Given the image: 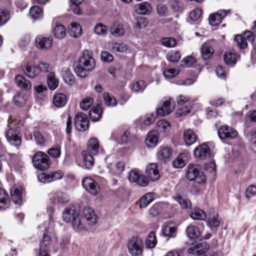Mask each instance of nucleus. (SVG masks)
Listing matches in <instances>:
<instances>
[{
    "instance_id": "nucleus-1",
    "label": "nucleus",
    "mask_w": 256,
    "mask_h": 256,
    "mask_svg": "<svg viewBox=\"0 0 256 256\" xmlns=\"http://www.w3.org/2000/svg\"><path fill=\"white\" fill-rule=\"evenodd\" d=\"M95 66V60L90 51L85 50L80 57L78 62L74 64V70L81 78L86 76L87 72L92 70Z\"/></svg>"
},
{
    "instance_id": "nucleus-2",
    "label": "nucleus",
    "mask_w": 256,
    "mask_h": 256,
    "mask_svg": "<svg viewBox=\"0 0 256 256\" xmlns=\"http://www.w3.org/2000/svg\"><path fill=\"white\" fill-rule=\"evenodd\" d=\"M54 212V208L52 206H50L47 208V212L49 216V226L48 228L44 226V232L43 234V237L42 241L40 244V248L36 256H50L48 254V251L50 248V236L48 235L49 233H52V228L54 227V220H53V212Z\"/></svg>"
},
{
    "instance_id": "nucleus-3",
    "label": "nucleus",
    "mask_w": 256,
    "mask_h": 256,
    "mask_svg": "<svg viewBox=\"0 0 256 256\" xmlns=\"http://www.w3.org/2000/svg\"><path fill=\"white\" fill-rule=\"evenodd\" d=\"M100 144L98 139L94 138H90L87 144V148L82 152L84 165L86 168H91L94 163V156L99 152Z\"/></svg>"
},
{
    "instance_id": "nucleus-4",
    "label": "nucleus",
    "mask_w": 256,
    "mask_h": 256,
    "mask_svg": "<svg viewBox=\"0 0 256 256\" xmlns=\"http://www.w3.org/2000/svg\"><path fill=\"white\" fill-rule=\"evenodd\" d=\"M62 219L67 222H71L74 229L78 232L85 230L86 226L84 219L80 215L78 210L72 208L66 209L63 212Z\"/></svg>"
},
{
    "instance_id": "nucleus-5",
    "label": "nucleus",
    "mask_w": 256,
    "mask_h": 256,
    "mask_svg": "<svg viewBox=\"0 0 256 256\" xmlns=\"http://www.w3.org/2000/svg\"><path fill=\"white\" fill-rule=\"evenodd\" d=\"M32 162L34 166L40 170L48 169L51 163L48 156L44 152L40 151L34 154Z\"/></svg>"
},
{
    "instance_id": "nucleus-6",
    "label": "nucleus",
    "mask_w": 256,
    "mask_h": 256,
    "mask_svg": "<svg viewBox=\"0 0 256 256\" xmlns=\"http://www.w3.org/2000/svg\"><path fill=\"white\" fill-rule=\"evenodd\" d=\"M198 168L197 164H188L186 176L189 180H195L198 184H202L206 182V176L202 172L200 174Z\"/></svg>"
},
{
    "instance_id": "nucleus-7",
    "label": "nucleus",
    "mask_w": 256,
    "mask_h": 256,
    "mask_svg": "<svg viewBox=\"0 0 256 256\" xmlns=\"http://www.w3.org/2000/svg\"><path fill=\"white\" fill-rule=\"evenodd\" d=\"M127 246L129 253L132 256H140L142 252L143 242L139 237L131 238L128 242Z\"/></svg>"
},
{
    "instance_id": "nucleus-8",
    "label": "nucleus",
    "mask_w": 256,
    "mask_h": 256,
    "mask_svg": "<svg viewBox=\"0 0 256 256\" xmlns=\"http://www.w3.org/2000/svg\"><path fill=\"white\" fill-rule=\"evenodd\" d=\"M14 125H15V124H13L12 120L10 119L8 120V126L10 129L6 132V138L8 141L12 145L18 146L21 144L22 140L18 135L16 132L12 129Z\"/></svg>"
},
{
    "instance_id": "nucleus-9",
    "label": "nucleus",
    "mask_w": 256,
    "mask_h": 256,
    "mask_svg": "<svg viewBox=\"0 0 256 256\" xmlns=\"http://www.w3.org/2000/svg\"><path fill=\"white\" fill-rule=\"evenodd\" d=\"M75 126L80 131H84L88 128V120L86 115L82 112L76 114L75 116Z\"/></svg>"
},
{
    "instance_id": "nucleus-10",
    "label": "nucleus",
    "mask_w": 256,
    "mask_h": 256,
    "mask_svg": "<svg viewBox=\"0 0 256 256\" xmlns=\"http://www.w3.org/2000/svg\"><path fill=\"white\" fill-rule=\"evenodd\" d=\"M194 153L196 158H198L202 160H207L210 156V148L206 144L198 146L195 148Z\"/></svg>"
},
{
    "instance_id": "nucleus-11",
    "label": "nucleus",
    "mask_w": 256,
    "mask_h": 256,
    "mask_svg": "<svg viewBox=\"0 0 256 256\" xmlns=\"http://www.w3.org/2000/svg\"><path fill=\"white\" fill-rule=\"evenodd\" d=\"M62 176V172L60 170H57L49 174L42 173L38 176V178L41 182L49 183L60 179Z\"/></svg>"
},
{
    "instance_id": "nucleus-12",
    "label": "nucleus",
    "mask_w": 256,
    "mask_h": 256,
    "mask_svg": "<svg viewBox=\"0 0 256 256\" xmlns=\"http://www.w3.org/2000/svg\"><path fill=\"white\" fill-rule=\"evenodd\" d=\"M82 184L84 189L92 195H96L99 192V186L96 182L90 178H84Z\"/></svg>"
},
{
    "instance_id": "nucleus-13",
    "label": "nucleus",
    "mask_w": 256,
    "mask_h": 256,
    "mask_svg": "<svg viewBox=\"0 0 256 256\" xmlns=\"http://www.w3.org/2000/svg\"><path fill=\"white\" fill-rule=\"evenodd\" d=\"M218 134L220 139L228 140L236 138L238 135V132L232 128L224 126L218 130Z\"/></svg>"
},
{
    "instance_id": "nucleus-14",
    "label": "nucleus",
    "mask_w": 256,
    "mask_h": 256,
    "mask_svg": "<svg viewBox=\"0 0 256 256\" xmlns=\"http://www.w3.org/2000/svg\"><path fill=\"white\" fill-rule=\"evenodd\" d=\"M36 44L38 48L47 50L50 49L52 45V38L38 36L36 38Z\"/></svg>"
},
{
    "instance_id": "nucleus-15",
    "label": "nucleus",
    "mask_w": 256,
    "mask_h": 256,
    "mask_svg": "<svg viewBox=\"0 0 256 256\" xmlns=\"http://www.w3.org/2000/svg\"><path fill=\"white\" fill-rule=\"evenodd\" d=\"M209 248L208 244L206 242H201L190 247L187 252L190 254L200 256L207 252Z\"/></svg>"
},
{
    "instance_id": "nucleus-16",
    "label": "nucleus",
    "mask_w": 256,
    "mask_h": 256,
    "mask_svg": "<svg viewBox=\"0 0 256 256\" xmlns=\"http://www.w3.org/2000/svg\"><path fill=\"white\" fill-rule=\"evenodd\" d=\"M229 12V10H220L216 12L210 14L208 18L210 24L212 26L219 24Z\"/></svg>"
},
{
    "instance_id": "nucleus-17",
    "label": "nucleus",
    "mask_w": 256,
    "mask_h": 256,
    "mask_svg": "<svg viewBox=\"0 0 256 256\" xmlns=\"http://www.w3.org/2000/svg\"><path fill=\"white\" fill-rule=\"evenodd\" d=\"M146 172L147 177L152 182L156 181L160 178V172L156 163L149 164L146 168Z\"/></svg>"
},
{
    "instance_id": "nucleus-18",
    "label": "nucleus",
    "mask_w": 256,
    "mask_h": 256,
    "mask_svg": "<svg viewBox=\"0 0 256 256\" xmlns=\"http://www.w3.org/2000/svg\"><path fill=\"white\" fill-rule=\"evenodd\" d=\"M221 219L217 213L209 214L207 220V225L210 230L216 232L220 226Z\"/></svg>"
},
{
    "instance_id": "nucleus-19",
    "label": "nucleus",
    "mask_w": 256,
    "mask_h": 256,
    "mask_svg": "<svg viewBox=\"0 0 256 256\" xmlns=\"http://www.w3.org/2000/svg\"><path fill=\"white\" fill-rule=\"evenodd\" d=\"M82 214L84 218H82L84 219V222H85V220H86L90 225L95 224L98 220V218L95 214L94 210L90 207H85L83 210Z\"/></svg>"
},
{
    "instance_id": "nucleus-20",
    "label": "nucleus",
    "mask_w": 256,
    "mask_h": 256,
    "mask_svg": "<svg viewBox=\"0 0 256 256\" xmlns=\"http://www.w3.org/2000/svg\"><path fill=\"white\" fill-rule=\"evenodd\" d=\"M134 12L140 15H148L152 12V6L148 2H142L134 6Z\"/></svg>"
},
{
    "instance_id": "nucleus-21",
    "label": "nucleus",
    "mask_w": 256,
    "mask_h": 256,
    "mask_svg": "<svg viewBox=\"0 0 256 256\" xmlns=\"http://www.w3.org/2000/svg\"><path fill=\"white\" fill-rule=\"evenodd\" d=\"M174 104L170 102V100H166L164 102L162 106L157 109L156 113L160 116L170 114L174 109Z\"/></svg>"
},
{
    "instance_id": "nucleus-22",
    "label": "nucleus",
    "mask_w": 256,
    "mask_h": 256,
    "mask_svg": "<svg viewBox=\"0 0 256 256\" xmlns=\"http://www.w3.org/2000/svg\"><path fill=\"white\" fill-rule=\"evenodd\" d=\"M22 188L20 185H14L10 190L12 201L16 204H20Z\"/></svg>"
},
{
    "instance_id": "nucleus-23",
    "label": "nucleus",
    "mask_w": 256,
    "mask_h": 256,
    "mask_svg": "<svg viewBox=\"0 0 256 256\" xmlns=\"http://www.w3.org/2000/svg\"><path fill=\"white\" fill-rule=\"evenodd\" d=\"M158 140V132L156 130H152L148 133L145 140V144L148 148H153L156 146Z\"/></svg>"
},
{
    "instance_id": "nucleus-24",
    "label": "nucleus",
    "mask_w": 256,
    "mask_h": 256,
    "mask_svg": "<svg viewBox=\"0 0 256 256\" xmlns=\"http://www.w3.org/2000/svg\"><path fill=\"white\" fill-rule=\"evenodd\" d=\"M183 137L184 142L188 146L195 143L198 138L194 132L190 129H186L184 131Z\"/></svg>"
},
{
    "instance_id": "nucleus-25",
    "label": "nucleus",
    "mask_w": 256,
    "mask_h": 256,
    "mask_svg": "<svg viewBox=\"0 0 256 256\" xmlns=\"http://www.w3.org/2000/svg\"><path fill=\"white\" fill-rule=\"evenodd\" d=\"M67 101L66 96L62 93L55 94L53 98V104L57 108L63 107L66 104Z\"/></svg>"
},
{
    "instance_id": "nucleus-26",
    "label": "nucleus",
    "mask_w": 256,
    "mask_h": 256,
    "mask_svg": "<svg viewBox=\"0 0 256 256\" xmlns=\"http://www.w3.org/2000/svg\"><path fill=\"white\" fill-rule=\"evenodd\" d=\"M15 80L17 86L22 90H26L30 89L32 84L30 82L24 77L20 75H18L16 76Z\"/></svg>"
},
{
    "instance_id": "nucleus-27",
    "label": "nucleus",
    "mask_w": 256,
    "mask_h": 256,
    "mask_svg": "<svg viewBox=\"0 0 256 256\" xmlns=\"http://www.w3.org/2000/svg\"><path fill=\"white\" fill-rule=\"evenodd\" d=\"M154 199V194L148 192L144 195L139 200L140 208L146 207Z\"/></svg>"
},
{
    "instance_id": "nucleus-28",
    "label": "nucleus",
    "mask_w": 256,
    "mask_h": 256,
    "mask_svg": "<svg viewBox=\"0 0 256 256\" xmlns=\"http://www.w3.org/2000/svg\"><path fill=\"white\" fill-rule=\"evenodd\" d=\"M172 150L170 148H160L158 152V158L162 162H166L172 156Z\"/></svg>"
},
{
    "instance_id": "nucleus-29",
    "label": "nucleus",
    "mask_w": 256,
    "mask_h": 256,
    "mask_svg": "<svg viewBox=\"0 0 256 256\" xmlns=\"http://www.w3.org/2000/svg\"><path fill=\"white\" fill-rule=\"evenodd\" d=\"M239 56L236 54L235 53L228 52H226L224 56V59L225 63L228 66H233L237 62L238 59L239 58Z\"/></svg>"
},
{
    "instance_id": "nucleus-30",
    "label": "nucleus",
    "mask_w": 256,
    "mask_h": 256,
    "mask_svg": "<svg viewBox=\"0 0 256 256\" xmlns=\"http://www.w3.org/2000/svg\"><path fill=\"white\" fill-rule=\"evenodd\" d=\"M68 33L72 37L78 38L82 34L81 26L76 22H72L68 28Z\"/></svg>"
},
{
    "instance_id": "nucleus-31",
    "label": "nucleus",
    "mask_w": 256,
    "mask_h": 256,
    "mask_svg": "<svg viewBox=\"0 0 256 256\" xmlns=\"http://www.w3.org/2000/svg\"><path fill=\"white\" fill-rule=\"evenodd\" d=\"M25 74L29 78H34L40 74L37 66L27 65L24 70Z\"/></svg>"
},
{
    "instance_id": "nucleus-32",
    "label": "nucleus",
    "mask_w": 256,
    "mask_h": 256,
    "mask_svg": "<svg viewBox=\"0 0 256 256\" xmlns=\"http://www.w3.org/2000/svg\"><path fill=\"white\" fill-rule=\"evenodd\" d=\"M214 50L208 43H204L201 48V54L204 60L209 58L214 54Z\"/></svg>"
},
{
    "instance_id": "nucleus-33",
    "label": "nucleus",
    "mask_w": 256,
    "mask_h": 256,
    "mask_svg": "<svg viewBox=\"0 0 256 256\" xmlns=\"http://www.w3.org/2000/svg\"><path fill=\"white\" fill-rule=\"evenodd\" d=\"M102 114V109L100 106L93 107L89 112V116L92 121L99 120Z\"/></svg>"
},
{
    "instance_id": "nucleus-34",
    "label": "nucleus",
    "mask_w": 256,
    "mask_h": 256,
    "mask_svg": "<svg viewBox=\"0 0 256 256\" xmlns=\"http://www.w3.org/2000/svg\"><path fill=\"white\" fill-rule=\"evenodd\" d=\"M128 45L124 42H112L109 44V48L115 52H123L128 49Z\"/></svg>"
},
{
    "instance_id": "nucleus-35",
    "label": "nucleus",
    "mask_w": 256,
    "mask_h": 256,
    "mask_svg": "<svg viewBox=\"0 0 256 256\" xmlns=\"http://www.w3.org/2000/svg\"><path fill=\"white\" fill-rule=\"evenodd\" d=\"M47 82L49 88L52 90H55L58 86V81L56 78L54 72H49L47 76Z\"/></svg>"
},
{
    "instance_id": "nucleus-36",
    "label": "nucleus",
    "mask_w": 256,
    "mask_h": 256,
    "mask_svg": "<svg viewBox=\"0 0 256 256\" xmlns=\"http://www.w3.org/2000/svg\"><path fill=\"white\" fill-rule=\"evenodd\" d=\"M190 217L196 220H204L206 218V214L200 208L194 209L190 212Z\"/></svg>"
},
{
    "instance_id": "nucleus-37",
    "label": "nucleus",
    "mask_w": 256,
    "mask_h": 256,
    "mask_svg": "<svg viewBox=\"0 0 256 256\" xmlns=\"http://www.w3.org/2000/svg\"><path fill=\"white\" fill-rule=\"evenodd\" d=\"M174 199L183 208H188L191 207L190 200L185 196L176 195L174 196Z\"/></svg>"
},
{
    "instance_id": "nucleus-38",
    "label": "nucleus",
    "mask_w": 256,
    "mask_h": 256,
    "mask_svg": "<svg viewBox=\"0 0 256 256\" xmlns=\"http://www.w3.org/2000/svg\"><path fill=\"white\" fill-rule=\"evenodd\" d=\"M30 16L34 20L40 19L43 16L42 10L39 6H34L30 10Z\"/></svg>"
},
{
    "instance_id": "nucleus-39",
    "label": "nucleus",
    "mask_w": 256,
    "mask_h": 256,
    "mask_svg": "<svg viewBox=\"0 0 256 256\" xmlns=\"http://www.w3.org/2000/svg\"><path fill=\"white\" fill-rule=\"evenodd\" d=\"M186 232L188 236L190 239H196L198 238L200 234L199 230L193 226H188L186 229Z\"/></svg>"
},
{
    "instance_id": "nucleus-40",
    "label": "nucleus",
    "mask_w": 256,
    "mask_h": 256,
    "mask_svg": "<svg viewBox=\"0 0 256 256\" xmlns=\"http://www.w3.org/2000/svg\"><path fill=\"white\" fill-rule=\"evenodd\" d=\"M186 160V154H182L173 162V165L176 168H182L185 166Z\"/></svg>"
},
{
    "instance_id": "nucleus-41",
    "label": "nucleus",
    "mask_w": 256,
    "mask_h": 256,
    "mask_svg": "<svg viewBox=\"0 0 256 256\" xmlns=\"http://www.w3.org/2000/svg\"><path fill=\"white\" fill-rule=\"evenodd\" d=\"M54 34L58 38H63L66 34V30L62 24H57L54 30Z\"/></svg>"
},
{
    "instance_id": "nucleus-42",
    "label": "nucleus",
    "mask_w": 256,
    "mask_h": 256,
    "mask_svg": "<svg viewBox=\"0 0 256 256\" xmlns=\"http://www.w3.org/2000/svg\"><path fill=\"white\" fill-rule=\"evenodd\" d=\"M176 228L171 224H166L164 226L162 232L165 236L175 237L176 234Z\"/></svg>"
},
{
    "instance_id": "nucleus-43",
    "label": "nucleus",
    "mask_w": 256,
    "mask_h": 256,
    "mask_svg": "<svg viewBox=\"0 0 256 256\" xmlns=\"http://www.w3.org/2000/svg\"><path fill=\"white\" fill-rule=\"evenodd\" d=\"M146 87V84L144 81L138 80L132 84L131 90L134 92H142Z\"/></svg>"
},
{
    "instance_id": "nucleus-44",
    "label": "nucleus",
    "mask_w": 256,
    "mask_h": 256,
    "mask_svg": "<svg viewBox=\"0 0 256 256\" xmlns=\"http://www.w3.org/2000/svg\"><path fill=\"white\" fill-rule=\"evenodd\" d=\"M8 196L5 190L0 189V208L5 209L8 207Z\"/></svg>"
},
{
    "instance_id": "nucleus-45",
    "label": "nucleus",
    "mask_w": 256,
    "mask_h": 256,
    "mask_svg": "<svg viewBox=\"0 0 256 256\" xmlns=\"http://www.w3.org/2000/svg\"><path fill=\"white\" fill-rule=\"evenodd\" d=\"M68 202V198L67 196L62 192H59L54 196L52 202L54 204H62Z\"/></svg>"
},
{
    "instance_id": "nucleus-46",
    "label": "nucleus",
    "mask_w": 256,
    "mask_h": 256,
    "mask_svg": "<svg viewBox=\"0 0 256 256\" xmlns=\"http://www.w3.org/2000/svg\"><path fill=\"white\" fill-rule=\"evenodd\" d=\"M110 32L112 34L116 36H119L124 34L125 30L122 25L115 24L112 26Z\"/></svg>"
},
{
    "instance_id": "nucleus-47",
    "label": "nucleus",
    "mask_w": 256,
    "mask_h": 256,
    "mask_svg": "<svg viewBox=\"0 0 256 256\" xmlns=\"http://www.w3.org/2000/svg\"><path fill=\"white\" fill-rule=\"evenodd\" d=\"M156 244V239L155 233L151 232L148 236L146 240V246L148 248H153Z\"/></svg>"
},
{
    "instance_id": "nucleus-48",
    "label": "nucleus",
    "mask_w": 256,
    "mask_h": 256,
    "mask_svg": "<svg viewBox=\"0 0 256 256\" xmlns=\"http://www.w3.org/2000/svg\"><path fill=\"white\" fill-rule=\"evenodd\" d=\"M103 98L106 104L108 106H114L117 102L116 98L108 92H104Z\"/></svg>"
},
{
    "instance_id": "nucleus-49",
    "label": "nucleus",
    "mask_w": 256,
    "mask_h": 256,
    "mask_svg": "<svg viewBox=\"0 0 256 256\" xmlns=\"http://www.w3.org/2000/svg\"><path fill=\"white\" fill-rule=\"evenodd\" d=\"M234 41L240 49L244 48L248 46L246 40L242 35L236 36Z\"/></svg>"
},
{
    "instance_id": "nucleus-50",
    "label": "nucleus",
    "mask_w": 256,
    "mask_h": 256,
    "mask_svg": "<svg viewBox=\"0 0 256 256\" xmlns=\"http://www.w3.org/2000/svg\"><path fill=\"white\" fill-rule=\"evenodd\" d=\"M94 103V100L92 98L88 97L83 100L80 103V107L83 110H88Z\"/></svg>"
},
{
    "instance_id": "nucleus-51",
    "label": "nucleus",
    "mask_w": 256,
    "mask_h": 256,
    "mask_svg": "<svg viewBox=\"0 0 256 256\" xmlns=\"http://www.w3.org/2000/svg\"><path fill=\"white\" fill-rule=\"evenodd\" d=\"M94 31L98 35H106L108 32V28L102 23H98L94 28Z\"/></svg>"
},
{
    "instance_id": "nucleus-52",
    "label": "nucleus",
    "mask_w": 256,
    "mask_h": 256,
    "mask_svg": "<svg viewBox=\"0 0 256 256\" xmlns=\"http://www.w3.org/2000/svg\"><path fill=\"white\" fill-rule=\"evenodd\" d=\"M180 58V55L178 52L171 51L166 55L167 60L172 62H178Z\"/></svg>"
},
{
    "instance_id": "nucleus-53",
    "label": "nucleus",
    "mask_w": 256,
    "mask_h": 256,
    "mask_svg": "<svg viewBox=\"0 0 256 256\" xmlns=\"http://www.w3.org/2000/svg\"><path fill=\"white\" fill-rule=\"evenodd\" d=\"M178 71L174 68H166L163 71V74L166 78H172L178 74Z\"/></svg>"
},
{
    "instance_id": "nucleus-54",
    "label": "nucleus",
    "mask_w": 256,
    "mask_h": 256,
    "mask_svg": "<svg viewBox=\"0 0 256 256\" xmlns=\"http://www.w3.org/2000/svg\"><path fill=\"white\" fill-rule=\"evenodd\" d=\"M48 154L54 158H57L60 156V146L59 145H56L54 147L50 148L48 152Z\"/></svg>"
},
{
    "instance_id": "nucleus-55",
    "label": "nucleus",
    "mask_w": 256,
    "mask_h": 256,
    "mask_svg": "<svg viewBox=\"0 0 256 256\" xmlns=\"http://www.w3.org/2000/svg\"><path fill=\"white\" fill-rule=\"evenodd\" d=\"M37 68H38L40 72H48L50 71L51 70V68L49 63L45 62L42 61H40L38 62Z\"/></svg>"
},
{
    "instance_id": "nucleus-56",
    "label": "nucleus",
    "mask_w": 256,
    "mask_h": 256,
    "mask_svg": "<svg viewBox=\"0 0 256 256\" xmlns=\"http://www.w3.org/2000/svg\"><path fill=\"white\" fill-rule=\"evenodd\" d=\"M196 62L195 58L190 56H187L180 62V66L184 67H190L192 66Z\"/></svg>"
},
{
    "instance_id": "nucleus-57",
    "label": "nucleus",
    "mask_w": 256,
    "mask_h": 256,
    "mask_svg": "<svg viewBox=\"0 0 256 256\" xmlns=\"http://www.w3.org/2000/svg\"><path fill=\"white\" fill-rule=\"evenodd\" d=\"M162 44L167 47H174L176 44V40L172 38H166L162 39Z\"/></svg>"
},
{
    "instance_id": "nucleus-58",
    "label": "nucleus",
    "mask_w": 256,
    "mask_h": 256,
    "mask_svg": "<svg viewBox=\"0 0 256 256\" xmlns=\"http://www.w3.org/2000/svg\"><path fill=\"white\" fill-rule=\"evenodd\" d=\"M63 80L68 84H72L74 82L72 74L68 70L64 72L62 74Z\"/></svg>"
},
{
    "instance_id": "nucleus-59",
    "label": "nucleus",
    "mask_w": 256,
    "mask_h": 256,
    "mask_svg": "<svg viewBox=\"0 0 256 256\" xmlns=\"http://www.w3.org/2000/svg\"><path fill=\"white\" fill-rule=\"evenodd\" d=\"M156 126L160 130L163 132H166L170 127V123L164 120H158Z\"/></svg>"
},
{
    "instance_id": "nucleus-60",
    "label": "nucleus",
    "mask_w": 256,
    "mask_h": 256,
    "mask_svg": "<svg viewBox=\"0 0 256 256\" xmlns=\"http://www.w3.org/2000/svg\"><path fill=\"white\" fill-rule=\"evenodd\" d=\"M156 120V116L153 113L148 114L144 117L142 124L144 125H150L152 124Z\"/></svg>"
},
{
    "instance_id": "nucleus-61",
    "label": "nucleus",
    "mask_w": 256,
    "mask_h": 256,
    "mask_svg": "<svg viewBox=\"0 0 256 256\" xmlns=\"http://www.w3.org/2000/svg\"><path fill=\"white\" fill-rule=\"evenodd\" d=\"M136 27L138 29L144 28L148 24L147 18L144 17H140L136 20Z\"/></svg>"
},
{
    "instance_id": "nucleus-62",
    "label": "nucleus",
    "mask_w": 256,
    "mask_h": 256,
    "mask_svg": "<svg viewBox=\"0 0 256 256\" xmlns=\"http://www.w3.org/2000/svg\"><path fill=\"white\" fill-rule=\"evenodd\" d=\"M245 195L246 198H250L256 196V186L254 185H250L246 190Z\"/></svg>"
},
{
    "instance_id": "nucleus-63",
    "label": "nucleus",
    "mask_w": 256,
    "mask_h": 256,
    "mask_svg": "<svg viewBox=\"0 0 256 256\" xmlns=\"http://www.w3.org/2000/svg\"><path fill=\"white\" fill-rule=\"evenodd\" d=\"M202 12L200 8H196L190 12V18L192 20H196L200 17Z\"/></svg>"
},
{
    "instance_id": "nucleus-64",
    "label": "nucleus",
    "mask_w": 256,
    "mask_h": 256,
    "mask_svg": "<svg viewBox=\"0 0 256 256\" xmlns=\"http://www.w3.org/2000/svg\"><path fill=\"white\" fill-rule=\"evenodd\" d=\"M160 206L156 204L152 206L149 210V214L152 216H156L160 213Z\"/></svg>"
}]
</instances>
